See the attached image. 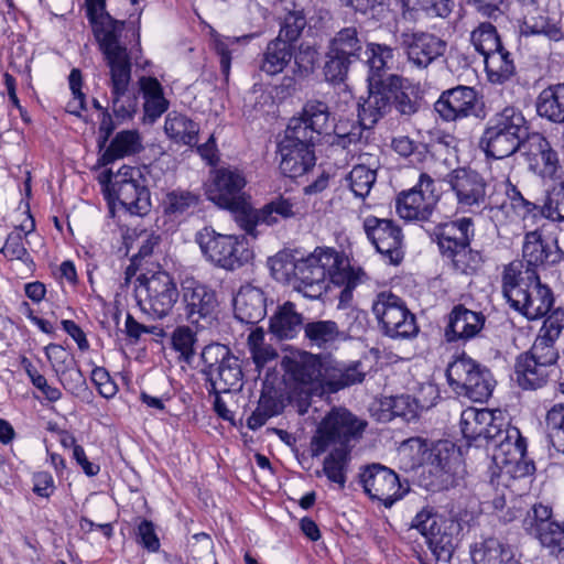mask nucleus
Listing matches in <instances>:
<instances>
[{
	"label": "nucleus",
	"instance_id": "obj_50",
	"mask_svg": "<svg viewBox=\"0 0 564 564\" xmlns=\"http://www.w3.org/2000/svg\"><path fill=\"white\" fill-rule=\"evenodd\" d=\"M306 25L307 20L304 11L299 9L291 10L281 19L280 30L275 39H281V41L296 47Z\"/></svg>",
	"mask_w": 564,
	"mask_h": 564
},
{
	"label": "nucleus",
	"instance_id": "obj_62",
	"mask_svg": "<svg viewBox=\"0 0 564 564\" xmlns=\"http://www.w3.org/2000/svg\"><path fill=\"white\" fill-rule=\"evenodd\" d=\"M195 334L188 326H178L172 334V346L186 364H191L195 356Z\"/></svg>",
	"mask_w": 564,
	"mask_h": 564
},
{
	"label": "nucleus",
	"instance_id": "obj_9",
	"mask_svg": "<svg viewBox=\"0 0 564 564\" xmlns=\"http://www.w3.org/2000/svg\"><path fill=\"white\" fill-rule=\"evenodd\" d=\"M367 426V422L358 419L350 411L333 409L319 423L311 442L312 456H319L328 447H350L358 442Z\"/></svg>",
	"mask_w": 564,
	"mask_h": 564
},
{
	"label": "nucleus",
	"instance_id": "obj_7",
	"mask_svg": "<svg viewBox=\"0 0 564 564\" xmlns=\"http://www.w3.org/2000/svg\"><path fill=\"white\" fill-rule=\"evenodd\" d=\"M529 134L528 122L514 107H506L486 123L479 148L487 158L501 160L520 151Z\"/></svg>",
	"mask_w": 564,
	"mask_h": 564
},
{
	"label": "nucleus",
	"instance_id": "obj_54",
	"mask_svg": "<svg viewBox=\"0 0 564 564\" xmlns=\"http://www.w3.org/2000/svg\"><path fill=\"white\" fill-rule=\"evenodd\" d=\"M376 178V170L365 164L355 165L347 176L351 192L360 198H365L370 193Z\"/></svg>",
	"mask_w": 564,
	"mask_h": 564
},
{
	"label": "nucleus",
	"instance_id": "obj_41",
	"mask_svg": "<svg viewBox=\"0 0 564 564\" xmlns=\"http://www.w3.org/2000/svg\"><path fill=\"white\" fill-rule=\"evenodd\" d=\"M477 364L478 361L463 354L447 366V382L457 395H464L466 388L470 383L471 376L477 369Z\"/></svg>",
	"mask_w": 564,
	"mask_h": 564
},
{
	"label": "nucleus",
	"instance_id": "obj_1",
	"mask_svg": "<svg viewBox=\"0 0 564 564\" xmlns=\"http://www.w3.org/2000/svg\"><path fill=\"white\" fill-rule=\"evenodd\" d=\"M86 15L110 68L111 109L118 122L131 119L137 97L130 89L131 62L121 41L124 21L113 19L106 10V0H85Z\"/></svg>",
	"mask_w": 564,
	"mask_h": 564
},
{
	"label": "nucleus",
	"instance_id": "obj_53",
	"mask_svg": "<svg viewBox=\"0 0 564 564\" xmlns=\"http://www.w3.org/2000/svg\"><path fill=\"white\" fill-rule=\"evenodd\" d=\"M470 41L475 50L480 53L482 57L503 46L496 28L489 22L480 23L478 28L471 32Z\"/></svg>",
	"mask_w": 564,
	"mask_h": 564
},
{
	"label": "nucleus",
	"instance_id": "obj_26",
	"mask_svg": "<svg viewBox=\"0 0 564 564\" xmlns=\"http://www.w3.org/2000/svg\"><path fill=\"white\" fill-rule=\"evenodd\" d=\"M235 317L242 324H258L267 315L263 291L251 284L242 285L234 297Z\"/></svg>",
	"mask_w": 564,
	"mask_h": 564
},
{
	"label": "nucleus",
	"instance_id": "obj_44",
	"mask_svg": "<svg viewBox=\"0 0 564 564\" xmlns=\"http://www.w3.org/2000/svg\"><path fill=\"white\" fill-rule=\"evenodd\" d=\"M364 276L365 272L360 268H352L347 260L344 265L333 272L330 282L343 288L338 295V307L344 308L350 305L354 290L362 282Z\"/></svg>",
	"mask_w": 564,
	"mask_h": 564
},
{
	"label": "nucleus",
	"instance_id": "obj_39",
	"mask_svg": "<svg viewBox=\"0 0 564 564\" xmlns=\"http://www.w3.org/2000/svg\"><path fill=\"white\" fill-rule=\"evenodd\" d=\"M539 116L555 123H564V83L543 89L536 99Z\"/></svg>",
	"mask_w": 564,
	"mask_h": 564
},
{
	"label": "nucleus",
	"instance_id": "obj_52",
	"mask_svg": "<svg viewBox=\"0 0 564 564\" xmlns=\"http://www.w3.org/2000/svg\"><path fill=\"white\" fill-rule=\"evenodd\" d=\"M367 64L369 66L368 77L378 76L386 78L390 74H386V69L389 67L388 64L393 59V48L386 44L370 43L367 45Z\"/></svg>",
	"mask_w": 564,
	"mask_h": 564
},
{
	"label": "nucleus",
	"instance_id": "obj_40",
	"mask_svg": "<svg viewBox=\"0 0 564 564\" xmlns=\"http://www.w3.org/2000/svg\"><path fill=\"white\" fill-rule=\"evenodd\" d=\"M488 79L492 84H503L516 74L511 53L503 46L484 57Z\"/></svg>",
	"mask_w": 564,
	"mask_h": 564
},
{
	"label": "nucleus",
	"instance_id": "obj_35",
	"mask_svg": "<svg viewBox=\"0 0 564 564\" xmlns=\"http://www.w3.org/2000/svg\"><path fill=\"white\" fill-rule=\"evenodd\" d=\"M294 46L281 39L271 40L263 53L260 69L267 75L274 76L282 73L294 57Z\"/></svg>",
	"mask_w": 564,
	"mask_h": 564
},
{
	"label": "nucleus",
	"instance_id": "obj_27",
	"mask_svg": "<svg viewBox=\"0 0 564 564\" xmlns=\"http://www.w3.org/2000/svg\"><path fill=\"white\" fill-rule=\"evenodd\" d=\"M475 237V224L470 217H460L438 224L433 230L440 253L449 252L465 243H470Z\"/></svg>",
	"mask_w": 564,
	"mask_h": 564
},
{
	"label": "nucleus",
	"instance_id": "obj_46",
	"mask_svg": "<svg viewBox=\"0 0 564 564\" xmlns=\"http://www.w3.org/2000/svg\"><path fill=\"white\" fill-rule=\"evenodd\" d=\"M200 197L198 194L186 189H173L165 195L163 208L165 215L180 217L192 214L198 207Z\"/></svg>",
	"mask_w": 564,
	"mask_h": 564
},
{
	"label": "nucleus",
	"instance_id": "obj_56",
	"mask_svg": "<svg viewBox=\"0 0 564 564\" xmlns=\"http://www.w3.org/2000/svg\"><path fill=\"white\" fill-rule=\"evenodd\" d=\"M354 63L355 62L348 57L335 54L333 50L327 47L323 68L326 80L334 84L343 83L348 75L351 64Z\"/></svg>",
	"mask_w": 564,
	"mask_h": 564
},
{
	"label": "nucleus",
	"instance_id": "obj_30",
	"mask_svg": "<svg viewBox=\"0 0 564 564\" xmlns=\"http://www.w3.org/2000/svg\"><path fill=\"white\" fill-rule=\"evenodd\" d=\"M389 89L393 108L402 118H411L419 112L422 98L417 86L410 83L409 79L390 74Z\"/></svg>",
	"mask_w": 564,
	"mask_h": 564
},
{
	"label": "nucleus",
	"instance_id": "obj_4",
	"mask_svg": "<svg viewBox=\"0 0 564 564\" xmlns=\"http://www.w3.org/2000/svg\"><path fill=\"white\" fill-rule=\"evenodd\" d=\"M335 249L317 247L305 257L297 258L288 252H278L269 258L272 276L280 282L292 284L293 289L310 300L319 299L327 289V278L345 264Z\"/></svg>",
	"mask_w": 564,
	"mask_h": 564
},
{
	"label": "nucleus",
	"instance_id": "obj_45",
	"mask_svg": "<svg viewBox=\"0 0 564 564\" xmlns=\"http://www.w3.org/2000/svg\"><path fill=\"white\" fill-rule=\"evenodd\" d=\"M444 260L451 263L452 268L460 274H474L482 264V258L480 252L473 250L470 243H465L455 249H451L449 252L441 254Z\"/></svg>",
	"mask_w": 564,
	"mask_h": 564
},
{
	"label": "nucleus",
	"instance_id": "obj_13",
	"mask_svg": "<svg viewBox=\"0 0 564 564\" xmlns=\"http://www.w3.org/2000/svg\"><path fill=\"white\" fill-rule=\"evenodd\" d=\"M371 310L382 333L391 338H412L419 332L414 314L391 292L377 294Z\"/></svg>",
	"mask_w": 564,
	"mask_h": 564
},
{
	"label": "nucleus",
	"instance_id": "obj_21",
	"mask_svg": "<svg viewBox=\"0 0 564 564\" xmlns=\"http://www.w3.org/2000/svg\"><path fill=\"white\" fill-rule=\"evenodd\" d=\"M247 181L241 171L232 167H220L214 172L208 197L223 208L236 210L242 206Z\"/></svg>",
	"mask_w": 564,
	"mask_h": 564
},
{
	"label": "nucleus",
	"instance_id": "obj_29",
	"mask_svg": "<svg viewBox=\"0 0 564 564\" xmlns=\"http://www.w3.org/2000/svg\"><path fill=\"white\" fill-rule=\"evenodd\" d=\"M556 368L520 354L514 364L516 381L523 390H538L555 376Z\"/></svg>",
	"mask_w": 564,
	"mask_h": 564
},
{
	"label": "nucleus",
	"instance_id": "obj_15",
	"mask_svg": "<svg viewBox=\"0 0 564 564\" xmlns=\"http://www.w3.org/2000/svg\"><path fill=\"white\" fill-rule=\"evenodd\" d=\"M359 481L369 498L386 508H391L409 491L408 481L402 482L392 469L381 464L365 466L359 473Z\"/></svg>",
	"mask_w": 564,
	"mask_h": 564
},
{
	"label": "nucleus",
	"instance_id": "obj_10",
	"mask_svg": "<svg viewBox=\"0 0 564 564\" xmlns=\"http://www.w3.org/2000/svg\"><path fill=\"white\" fill-rule=\"evenodd\" d=\"M498 433L486 445L492 452V462L501 473L514 474V477L530 475L534 470L532 463L523 462L527 454V441L516 426L499 420Z\"/></svg>",
	"mask_w": 564,
	"mask_h": 564
},
{
	"label": "nucleus",
	"instance_id": "obj_20",
	"mask_svg": "<svg viewBox=\"0 0 564 564\" xmlns=\"http://www.w3.org/2000/svg\"><path fill=\"white\" fill-rule=\"evenodd\" d=\"M399 41L409 64L420 70L443 57L447 50L444 40L429 32H403Z\"/></svg>",
	"mask_w": 564,
	"mask_h": 564
},
{
	"label": "nucleus",
	"instance_id": "obj_43",
	"mask_svg": "<svg viewBox=\"0 0 564 564\" xmlns=\"http://www.w3.org/2000/svg\"><path fill=\"white\" fill-rule=\"evenodd\" d=\"M350 447H334L324 458L323 473L327 479L344 489L347 481V471L351 459Z\"/></svg>",
	"mask_w": 564,
	"mask_h": 564
},
{
	"label": "nucleus",
	"instance_id": "obj_8",
	"mask_svg": "<svg viewBox=\"0 0 564 564\" xmlns=\"http://www.w3.org/2000/svg\"><path fill=\"white\" fill-rule=\"evenodd\" d=\"M195 240L208 262L227 271H235L253 259V250L246 236L223 235L204 227Z\"/></svg>",
	"mask_w": 564,
	"mask_h": 564
},
{
	"label": "nucleus",
	"instance_id": "obj_17",
	"mask_svg": "<svg viewBox=\"0 0 564 564\" xmlns=\"http://www.w3.org/2000/svg\"><path fill=\"white\" fill-rule=\"evenodd\" d=\"M362 228L368 240L387 263L399 265L403 261L404 236L395 221L370 215L364 219Z\"/></svg>",
	"mask_w": 564,
	"mask_h": 564
},
{
	"label": "nucleus",
	"instance_id": "obj_38",
	"mask_svg": "<svg viewBox=\"0 0 564 564\" xmlns=\"http://www.w3.org/2000/svg\"><path fill=\"white\" fill-rule=\"evenodd\" d=\"M164 131L175 143L192 147L198 141L199 126L185 115L172 111L165 118Z\"/></svg>",
	"mask_w": 564,
	"mask_h": 564
},
{
	"label": "nucleus",
	"instance_id": "obj_49",
	"mask_svg": "<svg viewBox=\"0 0 564 564\" xmlns=\"http://www.w3.org/2000/svg\"><path fill=\"white\" fill-rule=\"evenodd\" d=\"M506 195L510 200L511 208L522 220L534 224L538 219L543 218V205H536L524 198L510 181L506 182Z\"/></svg>",
	"mask_w": 564,
	"mask_h": 564
},
{
	"label": "nucleus",
	"instance_id": "obj_23",
	"mask_svg": "<svg viewBox=\"0 0 564 564\" xmlns=\"http://www.w3.org/2000/svg\"><path fill=\"white\" fill-rule=\"evenodd\" d=\"M477 93L469 86H457L443 91L434 104L444 121H456L477 113Z\"/></svg>",
	"mask_w": 564,
	"mask_h": 564
},
{
	"label": "nucleus",
	"instance_id": "obj_32",
	"mask_svg": "<svg viewBox=\"0 0 564 564\" xmlns=\"http://www.w3.org/2000/svg\"><path fill=\"white\" fill-rule=\"evenodd\" d=\"M358 364L346 366L329 359L324 364L323 382L330 392H337L346 387L361 382L364 373Z\"/></svg>",
	"mask_w": 564,
	"mask_h": 564
},
{
	"label": "nucleus",
	"instance_id": "obj_58",
	"mask_svg": "<svg viewBox=\"0 0 564 564\" xmlns=\"http://www.w3.org/2000/svg\"><path fill=\"white\" fill-rule=\"evenodd\" d=\"M542 546L546 547L551 554H557L564 551V521H553L542 524V529L534 535Z\"/></svg>",
	"mask_w": 564,
	"mask_h": 564
},
{
	"label": "nucleus",
	"instance_id": "obj_36",
	"mask_svg": "<svg viewBox=\"0 0 564 564\" xmlns=\"http://www.w3.org/2000/svg\"><path fill=\"white\" fill-rule=\"evenodd\" d=\"M475 564H518L513 550L496 538H489L471 550Z\"/></svg>",
	"mask_w": 564,
	"mask_h": 564
},
{
	"label": "nucleus",
	"instance_id": "obj_6",
	"mask_svg": "<svg viewBox=\"0 0 564 564\" xmlns=\"http://www.w3.org/2000/svg\"><path fill=\"white\" fill-rule=\"evenodd\" d=\"M368 96L360 97L357 102L358 121L348 131L341 126L336 127L334 143L346 148L349 144L367 143L372 128L393 109L389 89V77L378 76L367 78Z\"/></svg>",
	"mask_w": 564,
	"mask_h": 564
},
{
	"label": "nucleus",
	"instance_id": "obj_47",
	"mask_svg": "<svg viewBox=\"0 0 564 564\" xmlns=\"http://www.w3.org/2000/svg\"><path fill=\"white\" fill-rule=\"evenodd\" d=\"M496 381L491 371L484 365L477 364V369L471 376L470 383L463 397L474 402H485L491 395Z\"/></svg>",
	"mask_w": 564,
	"mask_h": 564
},
{
	"label": "nucleus",
	"instance_id": "obj_57",
	"mask_svg": "<svg viewBox=\"0 0 564 564\" xmlns=\"http://www.w3.org/2000/svg\"><path fill=\"white\" fill-rule=\"evenodd\" d=\"M280 411V402L274 397L262 393L258 406L247 420V425L251 430H257L263 426L270 417L278 415Z\"/></svg>",
	"mask_w": 564,
	"mask_h": 564
},
{
	"label": "nucleus",
	"instance_id": "obj_37",
	"mask_svg": "<svg viewBox=\"0 0 564 564\" xmlns=\"http://www.w3.org/2000/svg\"><path fill=\"white\" fill-rule=\"evenodd\" d=\"M139 85L144 100V116L150 122H154L169 108V101L164 97L162 85L154 77H141Z\"/></svg>",
	"mask_w": 564,
	"mask_h": 564
},
{
	"label": "nucleus",
	"instance_id": "obj_24",
	"mask_svg": "<svg viewBox=\"0 0 564 564\" xmlns=\"http://www.w3.org/2000/svg\"><path fill=\"white\" fill-rule=\"evenodd\" d=\"M500 419L491 410L467 408L460 414V432L469 445L474 442L476 446H481V441H485L486 446L494 433H498Z\"/></svg>",
	"mask_w": 564,
	"mask_h": 564
},
{
	"label": "nucleus",
	"instance_id": "obj_5",
	"mask_svg": "<svg viewBox=\"0 0 564 564\" xmlns=\"http://www.w3.org/2000/svg\"><path fill=\"white\" fill-rule=\"evenodd\" d=\"M501 289L510 307L531 321L544 317L554 304L552 290L536 272L523 271L519 260L505 267Z\"/></svg>",
	"mask_w": 564,
	"mask_h": 564
},
{
	"label": "nucleus",
	"instance_id": "obj_34",
	"mask_svg": "<svg viewBox=\"0 0 564 564\" xmlns=\"http://www.w3.org/2000/svg\"><path fill=\"white\" fill-rule=\"evenodd\" d=\"M142 150V139L138 130H122L110 141L100 161L108 165L116 160L134 155Z\"/></svg>",
	"mask_w": 564,
	"mask_h": 564
},
{
	"label": "nucleus",
	"instance_id": "obj_59",
	"mask_svg": "<svg viewBox=\"0 0 564 564\" xmlns=\"http://www.w3.org/2000/svg\"><path fill=\"white\" fill-rule=\"evenodd\" d=\"M293 61L294 75L301 78L307 77L314 72L315 65L318 61V52L314 46L310 44H296V48H294Z\"/></svg>",
	"mask_w": 564,
	"mask_h": 564
},
{
	"label": "nucleus",
	"instance_id": "obj_16",
	"mask_svg": "<svg viewBox=\"0 0 564 564\" xmlns=\"http://www.w3.org/2000/svg\"><path fill=\"white\" fill-rule=\"evenodd\" d=\"M181 301L187 322L205 328L216 317L218 300L216 292L194 278L181 282Z\"/></svg>",
	"mask_w": 564,
	"mask_h": 564
},
{
	"label": "nucleus",
	"instance_id": "obj_18",
	"mask_svg": "<svg viewBox=\"0 0 564 564\" xmlns=\"http://www.w3.org/2000/svg\"><path fill=\"white\" fill-rule=\"evenodd\" d=\"M120 205L130 214L144 216L151 209V195L147 180L139 167L122 166L112 185Z\"/></svg>",
	"mask_w": 564,
	"mask_h": 564
},
{
	"label": "nucleus",
	"instance_id": "obj_51",
	"mask_svg": "<svg viewBox=\"0 0 564 564\" xmlns=\"http://www.w3.org/2000/svg\"><path fill=\"white\" fill-rule=\"evenodd\" d=\"M403 12H423L430 18H447L453 10L452 0H400Z\"/></svg>",
	"mask_w": 564,
	"mask_h": 564
},
{
	"label": "nucleus",
	"instance_id": "obj_22",
	"mask_svg": "<svg viewBox=\"0 0 564 564\" xmlns=\"http://www.w3.org/2000/svg\"><path fill=\"white\" fill-rule=\"evenodd\" d=\"M528 167L543 178H553L560 167L558 156L545 137L541 133H529L521 149Z\"/></svg>",
	"mask_w": 564,
	"mask_h": 564
},
{
	"label": "nucleus",
	"instance_id": "obj_28",
	"mask_svg": "<svg viewBox=\"0 0 564 564\" xmlns=\"http://www.w3.org/2000/svg\"><path fill=\"white\" fill-rule=\"evenodd\" d=\"M485 316L463 305L455 306L448 317L445 336L448 341L469 340L476 337L484 328Z\"/></svg>",
	"mask_w": 564,
	"mask_h": 564
},
{
	"label": "nucleus",
	"instance_id": "obj_25",
	"mask_svg": "<svg viewBox=\"0 0 564 564\" xmlns=\"http://www.w3.org/2000/svg\"><path fill=\"white\" fill-rule=\"evenodd\" d=\"M560 260V248L555 241L543 238L538 230L525 234L521 261L522 265H527L524 271L536 272L538 269H546Z\"/></svg>",
	"mask_w": 564,
	"mask_h": 564
},
{
	"label": "nucleus",
	"instance_id": "obj_19",
	"mask_svg": "<svg viewBox=\"0 0 564 564\" xmlns=\"http://www.w3.org/2000/svg\"><path fill=\"white\" fill-rule=\"evenodd\" d=\"M436 200L434 180L421 173L415 186L398 195L395 208L398 215L405 220H427Z\"/></svg>",
	"mask_w": 564,
	"mask_h": 564
},
{
	"label": "nucleus",
	"instance_id": "obj_55",
	"mask_svg": "<svg viewBox=\"0 0 564 564\" xmlns=\"http://www.w3.org/2000/svg\"><path fill=\"white\" fill-rule=\"evenodd\" d=\"M188 552L197 564H218L214 555V542L209 534L200 532L187 542Z\"/></svg>",
	"mask_w": 564,
	"mask_h": 564
},
{
	"label": "nucleus",
	"instance_id": "obj_2",
	"mask_svg": "<svg viewBox=\"0 0 564 564\" xmlns=\"http://www.w3.org/2000/svg\"><path fill=\"white\" fill-rule=\"evenodd\" d=\"M332 129L328 106L321 100H308L301 115L290 119L278 144L281 172L299 177L312 170L316 164L315 147Z\"/></svg>",
	"mask_w": 564,
	"mask_h": 564
},
{
	"label": "nucleus",
	"instance_id": "obj_63",
	"mask_svg": "<svg viewBox=\"0 0 564 564\" xmlns=\"http://www.w3.org/2000/svg\"><path fill=\"white\" fill-rule=\"evenodd\" d=\"M294 205L286 198L279 197L262 208H260V216L262 217L264 225L271 226L279 221V218H290L294 216Z\"/></svg>",
	"mask_w": 564,
	"mask_h": 564
},
{
	"label": "nucleus",
	"instance_id": "obj_14",
	"mask_svg": "<svg viewBox=\"0 0 564 564\" xmlns=\"http://www.w3.org/2000/svg\"><path fill=\"white\" fill-rule=\"evenodd\" d=\"M444 181L454 193L459 210L477 214L490 205L488 183L477 171L457 167L451 171Z\"/></svg>",
	"mask_w": 564,
	"mask_h": 564
},
{
	"label": "nucleus",
	"instance_id": "obj_60",
	"mask_svg": "<svg viewBox=\"0 0 564 564\" xmlns=\"http://www.w3.org/2000/svg\"><path fill=\"white\" fill-rule=\"evenodd\" d=\"M286 371L294 381L306 386L314 382L319 377L323 379L324 364H321L319 367H316L315 364L290 360L286 367Z\"/></svg>",
	"mask_w": 564,
	"mask_h": 564
},
{
	"label": "nucleus",
	"instance_id": "obj_11",
	"mask_svg": "<svg viewBox=\"0 0 564 564\" xmlns=\"http://www.w3.org/2000/svg\"><path fill=\"white\" fill-rule=\"evenodd\" d=\"M134 292L141 311L160 319L172 312L181 295L173 276L161 270L140 274Z\"/></svg>",
	"mask_w": 564,
	"mask_h": 564
},
{
	"label": "nucleus",
	"instance_id": "obj_31",
	"mask_svg": "<svg viewBox=\"0 0 564 564\" xmlns=\"http://www.w3.org/2000/svg\"><path fill=\"white\" fill-rule=\"evenodd\" d=\"M210 383V393H227L240 390L242 387L243 373L240 360L237 356L229 357L223 365L217 366L206 376Z\"/></svg>",
	"mask_w": 564,
	"mask_h": 564
},
{
	"label": "nucleus",
	"instance_id": "obj_61",
	"mask_svg": "<svg viewBox=\"0 0 564 564\" xmlns=\"http://www.w3.org/2000/svg\"><path fill=\"white\" fill-rule=\"evenodd\" d=\"M230 348L219 343H213L204 347L200 359L204 364L202 372L207 376L214 371L217 366L223 365L229 357H232Z\"/></svg>",
	"mask_w": 564,
	"mask_h": 564
},
{
	"label": "nucleus",
	"instance_id": "obj_33",
	"mask_svg": "<svg viewBox=\"0 0 564 564\" xmlns=\"http://www.w3.org/2000/svg\"><path fill=\"white\" fill-rule=\"evenodd\" d=\"M302 324V314L296 312L292 302H285L271 316L269 329L279 339H291L297 335Z\"/></svg>",
	"mask_w": 564,
	"mask_h": 564
},
{
	"label": "nucleus",
	"instance_id": "obj_48",
	"mask_svg": "<svg viewBox=\"0 0 564 564\" xmlns=\"http://www.w3.org/2000/svg\"><path fill=\"white\" fill-rule=\"evenodd\" d=\"M304 334L311 346L327 348L338 339L340 332L334 321H314L304 325Z\"/></svg>",
	"mask_w": 564,
	"mask_h": 564
},
{
	"label": "nucleus",
	"instance_id": "obj_42",
	"mask_svg": "<svg viewBox=\"0 0 564 564\" xmlns=\"http://www.w3.org/2000/svg\"><path fill=\"white\" fill-rule=\"evenodd\" d=\"M329 50L335 54L348 57L352 62H357L361 57L364 51V41L359 36V32L355 26H347L339 30L328 42Z\"/></svg>",
	"mask_w": 564,
	"mask_h": 564
},
{
	"label": "nucleus",
	"instance_id": "obj_3",
	"mask_svg": "<svg viewBox=\"0 0 564 564\" xmlns=\"http://www.w3.org/2000/svg\"><path fill=\"white\" fill-rule=\"evenodd\" d=\"M335 249L317 247L305 257L297 258L288 252H278L269 258L272 276L280 282L292 284L293 289L310 300L319 299L327 289V278L345 264Z\"/></svg>",
	"mask_w": 564,
	"mask_h": 564
},
{
	"label": "nucleus",
	"instance_id": "obj_12",
	"mask_svg": "<svg viewBox=\"0 0 564 564\" xmlns=\"http://www.w3.org/2000/svg\"><path fill=\"white\" fill-rule=\"evenodd\" d=\"M426 540L429 549L437 561L448 562L456 546V534L459 523L446 519L434 511L432 507H424L411 522Z\"/></svg>",
	"mask_w": 564,
	"mask_h": 564
},
{
	"label": "nucleus",
	"instance_id": "obj_64",
	"mask_svg": "<svg viewBox=\"0 0 564 564\" xmlns=\"http://www.w3.org/2000/svg\"><path fill=\"white\" fill-rule=\"evenodd\" d=\"M543 218L552 221H564V183L546 197L543 204Z\"/></svg>",
	"mask_w": 564,
	"mask_h": 564
}]
</instances>
